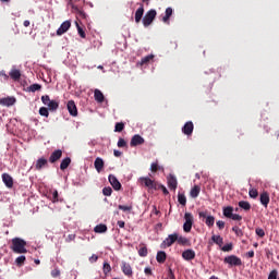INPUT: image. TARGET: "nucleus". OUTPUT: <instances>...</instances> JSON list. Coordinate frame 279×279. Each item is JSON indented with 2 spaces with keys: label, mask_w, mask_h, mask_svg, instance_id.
Returning <instances> with one entry per match:
<instances>
[{
  "label": "nucleus",
  "mask_w": 279,
  "mask_h": 279,
  "mask_svg": "<svg viewBox=\"0 0 279 279\" xmlns=\"http://www.w3.org/2000/svg\"><path fill=\"white\" fill-rule=\"evenodd\" d=\"M172 14H173V9L167 8L165 16L162 17L163 23H169V19H171Z\"/></svg>",
  "instance_id": "c85d7f7f"
},
{
  "label": "nucleus",
  "mask_w": 279,
  "mask_h": 279,
  "mask_svg": "<svg viewBox=\"0 0 279 279\" xmlns=\"http://www.w3.org/2000/svg\"><path fill=\"white\" fill-rule=\"evenodd\" d=\"M0 77H3L5 82L10 80V76L5 73L4 70L0 71Z\"/></svg>",
  "instance_id": "680f3d73"
},
{
  "label": "nucleus",
  "mask_w": 279,
  "mask_h": 279,
  "mask_svg": "<svg viewBox=\"0 0 279 279\" xmlns=\"http://www.w3.org/2000/svg\"><path fill=\"white\" fill-rule=\"evenodd\" d=\"M78 16H80V19H86V12L80 11Z\"/></svg>",
  "instance_id": "774afa93"
},
{
  "label": "nucleus",
  "mask_w": 279,
  "mask_h": 279,
  "mask_svg": "<svg viewBox=\"0 0 279 279\" xmlns=\"http://www.w3.org/2000/svg\"><path fill=\"white\" fill-rule=\"evenodd\" d=\"M51 277L52 278H60V269L54 268L53 270H51Z\"/></svg>",
  "instance_id": "13d9d810"
},
{
  "label": "nucleus",
  "mask_w": 279,
  "mask_h": 279,
  "mask_svg": "<svg viewBox=\"0 0 279 279\" xmlns=\"http://www.w3.org/2000/svg\"><path fill=\"white\" fill-rule=\"evenodd\" d=\"M60 158H62V150L57 149L51 153V155L49 157V162H51V165H53V163L58 162V160H60Z\"/></svg>",
  "instance_id": "f8f14e48"
},
{
  "label": "nucleus",
  "mask_w": 279,
  "mask_h": 279,
  "mask_svg": "<svg viewBox=\"0 0 279 279\" xmlns=\"http://www.w3.org/2000/svg\"><path fill=\"white\" fill-rule=\"evenodd\" d=\"M223 263L230 265V267H241V265H243L241 257H238L236 255H229L225 257Z\"/></svg>",
  "instance_id": "20e7f679"
},
{
  "label": "nucleus",
  "mask_w": 279,
  "mask_h": 279,
  "mask_svg": "<svg viewBox=\"0 0 279 279\" xmlns=\"http://www.w3.org/2000/svg\"><path fill=\"white\" fill-rule=\"evenodd\" d=\"M94 98L96 101H98V104H104V93H101V90L99 89H95L94 92Z\"/></svg>",
  "instance_id": "b1692460"
},
{
  "label": "nucleus",
  "mask_w": 279,
  "mask_h": 279,
  "mask_svg": "<svg viewBox=\"0 0 279 279\" xmlns=\"http://www.w3.org/2000/svg\"><path fill=\"white\" fill-rule=\"evenodd\" d=\"M119 210H123V213H130L132 210V206L119 205Z\"/></svg>",
  "instance_id": "864d4df0"
},
{
  "label": "nucleus",
  "mask_w": 279,
  "mask_h": 279,
  "mask_svg": "<svg viewBox=\"0 0 279 279\" xmlns=\"http://www.w3.org/2000/svg\"><path fill=\"white\" fill-rule=\"evenodd\" d=\"M151 60H154V54H148V56L142 58L140 64H141V66H143L145 64H149V62H151Z\"/></svg>",
  "instance_id": "2f4dec72"
},
{
  "label": "nucleus",
  "mask_w": 279,
  "mask_h": 279,
  "mask_svg": "<svg viewBox=\"0 0 279 279\" xmlns=\"http://www.w3.org/2000/svg\"><path fill=\"white\" fill-rule=\"evenodd\" d=\"M194 129H195V125L193 124V122L189 121L182 128V132L183 134H185V136H191V134H193Z\"/></svg>",
  "instance_id": "ddd939ff"
},
{
  "label": "nucleus",
  "mask_w": 279,
  "mask_h": 279,
  "mask_svg": "<svg viewBox=\"0 0 279 279\" xmlns=\"http://www.w3.org/2000/svg\"><path fill=\"white\" fill-rule=\"evenodd\" d=\"M160 190L162 191L163 195H169V190H167L165 185L157 183V187L155 191H160Z\"/></svg>",
  "instance_id": "c03bdc74"
},
{
  "label": "nucleus",
  "mask_w": 279,
  "mask_h": 279,
  "mask_svg": "<svg viewBox=\"0 0 279 279\" xmlns=\"http://www.w3.org/2000/svg\"><path fill=\"white\" fill-rule=\"evenodd\" d=\"M145 143V138L140 134H135L130 142L131 147H138V145H143Z\"/></svg>",
  "instance_id": "0eeeda50"
},
{
  "label": "nucleus",
  "mask_w": 279,
  "mask_h": 279,
  "mask_svg": "<svg viewBox=\"0 0 279 279\" xmlns=\"http://www.w3.org/2000/svg\"><path fill=\"white\" fill-rule=\"evenodd\" d=\"M97 260H99V256L95 254L89 257V263H97Z\"/></svg>",
  "instance_id": "0e129e2a"
},
{
  "label": "nucleus",
  "mask_w": 279,
  "mask_h": 279,
  "mask_svg": "<svg viewBox=\"0 0 279 279\" xmlns=\"http://www.w3.org/2000/svg\"><path fill=\"white\" fill-rule=\"evenodd\" d=\"M157 12L154 9H150L143 17L142 23L144 25V27H149V25H151V23H154L155 19H156Z\"/></svg>",
  "instance_id": "f03ea898"
},
{
  "label": "nucleus",
  "mask_w": 279,
  "mask_h": 279,
  "mask_svg": "<svg viewBox=\"0 0 279 279\" xmlns=\"http://www.w3.org/2000/svg\"><path fill=\"white\" fill-rule=\"evenodd\" d=\"M47 106H48L49 110H58V108H60V104L56 100L49 101V104Z\"/></svg>",
  "instance_id": "72a5a7b5"
},
{
  "label": "nucleus",
  "mask_w": 279,
  "mask_h": 279,
  "mask_svg": "<svg viewBox=\"0 0 279 279\" xmlns=\"http://www.w3.org/2000/svg\"><path fill=\"white\" fill-rule=\"evenodd\" d=\"M140 182L142 184V186H146V189H148L149 191H156V189H158V183H156V181L149 179V177H142L140 178Z\"/></svg>",
  "instance_id": "39448f33"
},
{
  "label": "nucleus",
  "mask_w": 279,
  "mask_h": 279,
  "mask_svg": "<svg viewBox=\"0 0 279 279\" xmlns=\"http://www.w3.org/2000/svg\"><path fill=\"white\" fill-rule=\"evenodd\" d=\"M222 252H232V244H226L222 246Z\"/></svg>",
  "instance_id": "e2e57ef3"
},
{
  "label": "nucleus",
  "mask_w": 279,
  "mask_h": 279,
  "mask_svg": "<svg viewBox=\"0 0 279 279\" xmlns=\"http://www.w3.org/2000/svg\"><path fill=\"white\" fill-rule=\"evenodd\" d=\"M125 130V124L123 122H117L114 126V132H123Z\"/></svg>",
  "instance_id": "ea45409f"
},
{
  "label": "nucleus",
  "mask_w": 279,
  "mask_h": 279,
  "mask_svg": "<svg viewBox=\"0 0 279 279\" xmlns=\"http://www.w3.org/2000/svg\"><path fill=\"white\" fill-rule=\"evenodd\" d=\"M102 194L105 195V197H110V195H112V187L110 186L104 187Z\"/></svg>",
  "instance_id": "49530a36"
},
{
  "label": "nucleus",
  "mask_w": 279,
  "mask_h": 279,
  "mask_svg": "<svg viewBox=\"0 0 279 279\" xmlns=\"http://www.w3.org/2000/svg\"><path fill=\"white\" fill-rule=\"evenodd\" d=\"M109 182L114 191H121V182L114 174H109Z\"/></svg>",
  "instance_id": "9b49d317"
},
{
  "label": "nucleus",
  "mask_w": 279,
  "mask_h": 279,
  "mask_svg": "<svg viewBox=\"0 0 279 279\" xmlns=\"http://www.w3.org/2000/svg\"><path fill=\"white\" fill-rule=\"evenodd\" d=\"M231 219H232L233 221H241V220L243 219V217H242L241 215H239V214H233V215L231 216Z\"/></svg>",
  "instance_id": "052dcab7"
},
{
  "label": "nucleus",
  "mask_w": 279,
  "mask_h": 279,
  "mask_svg": "<svg viewBox=\"0 0 279 279\" xmlns=\"http://www.w3.org/2000/svg\"><path fill=\"white\" fill-rule=\"evenodd\" d=\"M118 147H128V142H125L123 137H120L118 141Z\"/></svg>",
  "instance_id": "6e6d98bb"
},
{
  "label": "nucleus",
  "mask_w": 279,
  "mask_h": 279,
  "mask_svg": "<svg viewBox=\"0 0 279 279\" xmlns=\"http://www.w3.org/2000/svg\"><path fill=\"white\" fill-rule=\"evenodd\" d=\"M178 202H179V204H181V206H186V195L179 193Z\"/></svg>",
  "instance_id": "4c0bfd02"
},
{
  "label": "nucleus",
  "mask_w": 279,
  "mask_h": 279,
  "mask_svg": "<svg viewBox=\"0 0 279 279\" xmlns=\"http://www.w3.org/2000/svg\"><path fill=\"white\" fill-rule=\"evenodd\" d=\"M147 254H148L147 246L143 245L142 247H140L138 256H141L142 258H145Z\"/></svg>",
  "instance_id": "58836bf2"
},
{
  "label": "nucleus",
  "mask_w": 279,
  "mask_h": 279,
  "mask_svg": "<svg viewBox=\"0 0 279 279\" xmlns=\"http://www.w3.org/2000/svg\"><path fill=\"white\" fill-rule=\"evenodd\" d=\"M198 217H199V219H205V220H207L208 219V211L207 210H205V211H199L198 213Z\"/></svg>",
  "instance_id": "4d7b16f0"
},
{
  "label": "nucleus",
  "mask_w": 279,
  "mask_h": 279,
  "mask_svg": "<svg viewBox=\"0 0 279 279\" xmlns=\"http://www.w3.org/2000/svg\"><path fill=\"white\" fill-rule=\"evenodd\" d=\"M71 165V159L70 157H66L64 159H62L61 163H60V169L61 171H65V169H69V166Z\"/></svg>",
  "instance_id": "bb28decb"
},
{
  "label": "nucleus",
  "mask_w": 279,
  "mask_h": 279,
  "mask_svg": "<svg viewBox=\"0 0 279 279\" xmlns=\"http://www.w3.org/2000/svg\"><path fill=\"white\" fill-rule=\"evenodd\" d=\"M175 243V233L170 234L162 243L161 247H171Z\"/></svg>",
  "instance_id": "f3484780"
},
{
  "label": "nucleus",
  "mask_w": 279,
  "mask_h": 279,
  "mask_svg": "<svg viewBox=\"0 0 279 279\" xmlns=\"http://www.w3.org/2000/svg\"><path fill=\"white\" fill-rule=\"evenodd\" d=\"M16 104V98L14 97H4L0 98V106H5L7 108H10V106H14Z\"/></svg>",
  "instance_id": "9d476101"
},
{
  "label": "nucleus",
  "mask_w": 279,
  "mask_h": 279,
  "mask_svg": "<svg viewBox=\"0 0 279 279\" xmlns=\"http://www.w3.org/2000/svg\"><path fill=\"white\" fill-rule=\"evenodd\" d=\"M211 241L216 243V245H223V238H221V235H213Z\"/></svg>",
  "instance_id": "473e14b6"
},
{
  "label": "nucleus",
  "mask_w": 279,
  "mask_h": 279,
  "mask_svg": "<svg viewBox=\"0 0 279 279\" xmlns=\"http://www.w3.org/2000/svg\"><path fill=\"white\" fill-rule=\"evenodd\" d=\"M268 279H279L278 278V270L277 269L271 270L268 275Z\"/></svg>",
  "instance_id": "3c124183"
},
{
  "label": "nucleus",
  "mask_w": 279,
  "mask_h": 279,
  "mask_svg": "<svg viewBox=\"0 0 279 279\" xmlns=\"http://www.w3.org/2000/svg\"><path fill=\"white\" fill-rule=\"evenodd\" d=\"M145 14V7L140 4V8L135 11V23H141L143 21V15Z\"/></svg>",
  "instance_id": "2eb2a0df"
},
{
  "label": "nucleus",
  "mask_w": 279,
  "mask_h": 279,
  "mask_svg": "<svg viewBox=\"0 0 279 279\" xmlns=\"http://www.w3.org/2000/svg\"><path fill=\"white\" fill-rule=\"evenodd\" d=\"M216 226L219 228V230H223L226 228V222L223 220H218Z\"/></svg>",
  "instance_id": "bf43d9fd"
},
{
  "label": "nucleus",
  "mask_w": 279,
  "mask_h": 279,
  "mask_svg": "<svg viewBox=\"0 0 279 279\" xmlns=\"http://www.w3.org/2000/svg\"><path fill=\"white\" fill-rule=\"evenodd\" d=\"M41 101L44 106H48L49 101H51V98H49V95L41 96Z\"/></svg>",
  "instance_id": "5fc2aeb1"
},
{
  "label": "nucleus",
  "mask_w": 279,
  "mask_h": 279,
  "mask_svg": "<svg viewBox=\"0 0 279 279\" xmlns=\"http://www.w3.org/2000/svg\"><path fill=\"white\" fill-rule=\"evenodd\" d=\"M255 234H257V236L263 239L265 236V230L263 228H256L255 229Z\"/></svg>",
  "instance_id": "8fccbe9b"
},
{
  "label": "nucleus",
  "mask_w": 279,
  "mask_h": 279,
  "mask_svg": "<svg viewBox=\"0 0 279 279\" xmlns=\"http://www.w3.org/2000/svg\"><path fill=\"white\" fill-rule=\"evenodd\" d=\"M27 242L21 238H14L12 239V245L11 250L14 252V254H27L26 248Z\"/></svg>",
  "instance_id": "f257e3e1"
},
{
  "label": "nucleus",
  "mask_w": 279,
  "mask_h": 279,
  "mask_svg": "<svg viewBox=\"0 0 279 279\" xmlns=\"http://www.w3.org/2000/svg\"><path fill=\"white\" fill-rule=\"evenodd\" d=\"M248 195H250V197H252V199H256V197H258V190H256V189H251V190L248 191Z\"/></svg>",
  "instance_id": "de8ad7c7"
},
{
  "label": "nucleus",
  "mask_w": 279,
  "mask_h": 279,
  "mask_svg": "<svg viewBox=\"0 0 279 279\" xmlns=\"http://www.w3.org/2000/svg\"><path fill=\"white\" fill-rule=\"evenodd\" d=\"M259 201H260L262 206L264 208H267L269 206V202H270L269 193L268 192H263L259 195Z\"/></svg>",
  "instance_id": "4468645a"
},
{
  "label": "nucleus",
  "mask_w": 279,
  "mask_h": 279,
  "mask_svg": "<svg viewBox=\"0 0 279 279\" xmlns=\"http://www.w3.org/2000/svg\"><path fill=\"white\" fill-rule=\"evenodd\" d=\"M69 29H71V21H65L57 29V36H62V34H66Z\"/></svg>",
  "instance_id": "6e6552de"
},
{
  "label": "nucleus",
  "mask_w": 279,
  "mask_h": 279,
  "mask_svg": "<svg viewBox=\"0 0 279 279\" xmlns=\"http://www.w3.org/2000/svg\"><path fill=\"white\" fill-rule=\"evenodd\" d=\"M11 80H14V82H19V80H21V71L13 69L11 70V72L9 73Z\"/></svg>",
  "instance_id": "5701e85b"
},
{
  "label": "nucleus",
  "mask_w": 279,
  "mask_h": 279,
  "mask_svg": "<svg viewBox=\"0 0 279 279\" xmlns=\"http://www.w3.org/2000/svg\"><path fill=\"white\" fill-rule=\"evenodd\" d=\"M102 271L106 276L107 274H110V271H112V267L108 264V262L104 263Z\"/></svg>",
  "instance_id": "79ce46f5"
},
{
  "label": "nucleus",
  "mask_w": 279,
  "mask_h": 279,
  "mask_svg": "<svg viewBox=\"0 0 279 279\" xmlns=\"http://www.w3.org/2000/svg\"><path fill=\"white\" fill-rule=\"evenodd\" d=\"M182 258H184V260H193L195 258V251H193L191 248L185 250L182 253Z\"/></svg>",
  "instance_id": "a211bd4d"
},
{
  "label": "nucleus",
  "mask_w": 279,
  "mask_h": 279,
  "mask_svg": "<svg viewBox=\"0 0 279 279\" xmlns=\"http://www.w3.org/2000/svg\"><path fill=\"white\" fill-rule=\"evenodd\" d=\"M94 167L98 173H101V171H104V159L97 157L94 161Z\"/></svg>",
  "instance_id": "6ab92c4d"
},
{
  "label": "nucleus",
  "mask_w": 279,
  "mask_h": 279,
  "mask_svg": "<svg viewBox=\"0 0 279 279\" xmlns=\"http://www.w3.org/2000/svg\"><path fill=\"white\" fill-rule=\"evenodd\" d=\"M206 226H208V228H213V226H215V218L214 216H208L207 219L205 220Z\"/></svg>",
  "instance_id": "a19ab883"
},
{
  "label": "nucleus",
  "mask_w": 279,
  "mask_h": 279,
  "mask_svg": "<svg viewBox=\"0 0 279 279\" xmlns=\"http://www.w3.org/2000/svg\"><path fill=\"white\" fill-rule=\"evenodd\" d=\"M68 110L71 117H77V106L75 105V101L73 100L68 101Z\"/></svg>",
  "instance_id": "dca6fc26"
},
{
  "label": "nucleus",
  "mask_w": 279,
  "mask_h": 279,
  "mask_svg": "<svg viewBox=\"0 0 279 279\" xmlns=\"http://www.w3.org/2000/svg\"><path fill=\"white\" fill-rule=\"evenodd\" d=\"M232 213H234V208L232 206H228L223 208V215L227 217V219L232 218Z\"/></svg>",
  "instance_id": "cd10ccee"
},
{
  "label": "nucleus",
  "mask_w": 279,
  "mask_h": 279,
  "mask_svg": "<svg viewBox=\"0 0 279 279\" xmlns=\"http://www.w3.org/2000/svg\"><path fill=\"white\" fill-rule=\"evenodd\" d=\"M25 260H26L25 255H21L15 259V263L17 267H23V265H25Z\"/></svg>",
  "instance_id": "e433bc0d"
},
{
  "label": "nucleus",
  "mask_w": 279,
  "mask_h": 279,
  "mask_svg": "<svg viewBox=\"0 0 279 279\" xmlns=\"http://www.w3.org/2000/svg\"><path fill=\"white\" fill-rule=\"evenodd\" d=\"M199 193H202V187L199 185H194L190 191V197L193 199L199 197Z\"/></svg>",
  "instance_id": "aec40b11"
},
{
  "label": "nucleus",
  "mask_w": 279,
  "mask_h": 279,
  "mask_svg": "<svg viewBox=\"0 0 279 279\" xmlns=\"http://www.w3.org/2000/svg\"><path fill=\"white\" fill-rule=\"evenodd\" d=\"M168 186L171 191H175V177H173V174H170L168 178Z\"/></svg>",
  "instance_id": "7c9ffc66"
},
{
  "label": "nucleus",
  "mask_w": 279,
  "mask_h": 279,
  "mask_svg": "<svg viewBox=\"0 0 279 279\" xmlns=\"http://www.w3.org/2000/svg\"><path fill=\"white\" fill-rule=\"evenodd\" d=\"M175 242L183 247H191V240L184 235L175 234Z\"/></svg>",
  "instance_id": "423d86ee"
},
{
  "label": "nucleus",
  "mask_w": 279,
  "mask_h": 279,
  "mask_svg": "<svg viewBox=\"0 0 279 279\" xmlns=\"http://www.w3.org/2000/svg\"><path fill=\"white\" fill-rule=\"evenodd\" d=\"M156 260L157 263H160V264L165 263V260H167V253H165V251H159L157 253Z\"/></svg>",
  "instance_id": "a878e982"
},
{
  "label": "nucleus",
  "mask_w": 279,
  "mask_h": 279,
  "mask_svg": "<svg viewBox=\"0 0 279 279\" xmlns=\"http://www.w3.org/2000/svg\"><path fill=\"white\" fill-rule=\"evenodd\" d=\"M76 29H77L78 36H81V38H86V32H84V28H82V26H80L78 23H76Z\"/></svg>",
  "instance_id": "37998d69"
},
{
  "label": "nucleus",
  "mask_w": 279,
  "mask_h": 279,
  "mask_svg": "<svg viewBox=\"0 0 279 279\" xmlns=\"http://www.w3.org/2000/svg\"><path fill=\"white\" fill-rule=\"evenodd\" d=\"M113 155L116 156V158H121V156H123V153L120 151V150L114 149Z\"/></svg>",
  "instance_id": "338daca9"
},
{
  "label": "nucleus",
  "mask_w": 279,
  "mask_h": 279,
  "mask_svg": "<svg viewBox=\"0 0 279 279\" xmlns=\"http://www.w3.org/2000/svg\"><path fill=\"white\" fill-rule=\"evenodd\" d=\"M239 207L242 208L243 210H251L252 209V205L250 204V202H246V201H240L239 202Z\"/></svg>",
  "instance_id": "c756f323"
},
{
  "label": "nucleus",
  "mask_w": 279,
  "mask_h": 279,
  "mask_svg": "<svg viewBox=\"0 0 279 279\" xmlns=\"http://www.w3.org/2000/svg\"><path fill=\"white\" fill-rule=\"evenodd\" d=\"M50 193H51L50 199L52 201V203L56 204V202H59V199H58V197H59L58 190H54Z\"/></svg>",
  "instance_id": "a18cd8bd"
},
{
  "label": "nucleus",
  "mask_w": 279,
  "mask_h": 279,
  "mask_svg": "<svg viewBox=\"0 0 279 279\" xmlns=\"http://www.w3.org/2000/svg\"><path fill=\"white\" fill-rule=\"evenodd\" d=\"M65 241L66 243H71V241H75V234H69Z\"/></svg>",
  "instance_id": "69168bd1"
},
{
  "label": "nucleus",
  "mask_w": 279,
  "mask_h": 279,
  "mask_svg": "<svg viewBox=\"0 0 279 279\" xmlns=\"http://www.w3.org/2000/svg\"><path fill=\"white\" fill-rule=\"evenodd\" d=\"M94 232L97 234H104V232H108V227L104 223H100L94 228Z\"/></svg>",
  "instance_id": "393cba45"
},
{
  "label": "nucleus",
  "mask_w": 279,
  "mask_h": 279,
  "mask_svg": "<svg viewBox=\"0 0 279 279\" xmlns=\"http://www.w3.org/2000/svg\"><path fill=\"white\" fill-rule=\"evenodd\" d=\"M122 271L124 274V276H129V277H132V275L134 274L132 271V266L128 263H122Z\"/></svg>",
  "instance_id": "412c9836"
},
{
  "label": "nucleus",
  "mask_w": 279,
  "mask_h": 279,
  "mask_svg": "<svg viewBox=\"0 0 279 279\" xmlns=\"http://www.w3.org/2000/svg\"><path fill=\"white\" fill-rule=\"evenodd\" d=\"M232 231L236 234V236H243V230H241V228L239 227H233Z\"/></svg>",
  "instance_id": "603ef678"
},
{
  "label": "nucleus",
  "mask_w": 279,
  "mask_h": 279,
  "mask_svg": "<svg viewBox=\"0 0 279 279\" xmlns=\"http://www.w3.org/2000/svg\"><path fill=\"white\" fill-rule=\"evenodd\" d=\"M39 114H40V117H49V109H47L46 107H41L40 109H39Z\"/></svg>",
  "instance_id": "09e8293b"
},
{
  "label": "nucleus",
  "mask_w": 279,
  "mask_h": 279,
  "mask_svg": "<svg viewBox=\"0 0 279 279\" xmlns=\"http://www.w3.org/2000/svg\"><path fill=\"white\" fill-rule=\"evenodd\" d=\"M184 220H185V222L183 223V232L189 233V232H191V230H193V223H194L193 214L185 213Z\"/></svg>",
  "instance_id": "7ed1b4c3"
},
{
  "label": "nucleus",
  "mask_w": 279,
  "mask_h": 279,
  "mask_svg": "<svg viewBox=\"0 0 279 279\" xmlns=\"http://www.w3.org/2000/svg\"><path fill=\"white\" fill-rule=\"evenodd\" d=\"M2 182L5 184L7 189L14 186V179L9 173H2Z\"/></svg>",
  "instance_id": "1a4fd4ad"
},
{
  "label": "nucleus",
  "mask_w": 279,
  "mask_h": 279,
  "mask_svg": "<svg viewBox=\"0 0 279 279\" xmlns=\"http://www.w3.org/2000/svg\"><path fill=\"white\" fill-rule=\"evenodd\" d=\"M41 88H43V85L35 83L28 87V90L29 93H36V90H40Z\"/></svg>",
  "instance_id": "f704fd0d"
},
{
  "label": "nucleus",
  "mask_w": 279,
  "mask_h": 279,
  "mask_svg": "<svg viewBox=\"0 0 279 279\" xmlns=\"http://www.w3.org/2000/svg\"><path fill=\"white\" fill-rule=\"evenodd\" d=\"M47 165H48L47 159H45V158H39V159L36 161L35 169H36L37 171H40V169H43L44 167H47Z\"/></svg>",
  "instance_id": "4be33fe9"
},
{
  "label": "nucleus",
  "mask_w": 279,
  "mask_h": 279,
  "mask_svg": "<svg viewBox=\"0 0 279 279\" xmlns=\"http://www.w3.org/2000/svg\"><path fill=\"white\" fill-rule=\"evenodd\" d=\"M160 169H162V167H160V165H158V161H155L150 165L151 173H156L157 171H160Z\"/></svg>",
  "instance_id": "c9c22d12"
}]
</instances>
